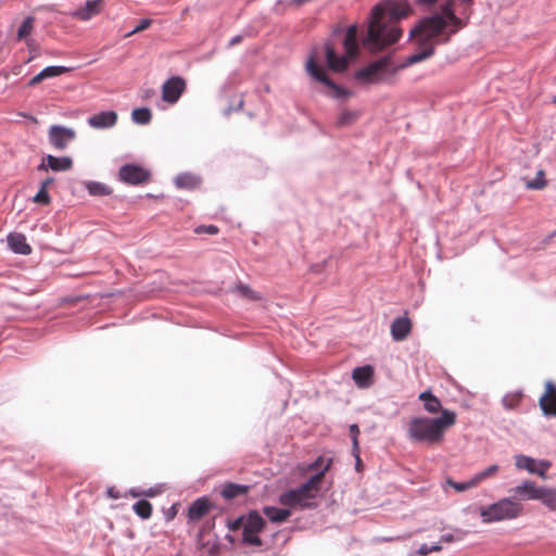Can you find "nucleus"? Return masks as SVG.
I'll list each match as a JSON object with an SVG mask.
<instances>
[{"mask_svg":"<svg viewBox=\"0 0 556 556\" xmlns=\"http://www.w3.org/2000/svg\"><path fill=\"white\" fill-rule=\"evenodd\" d=\"M331 462L328 460L324 470L311 477L305 483L296 489H291L280 494L279 503L289 507H309V501L318 495L325 473L329 470Z\"/></svg>","mask_w":556,"mask_h":556,"instance_id":"20e7f679","label":"nucleus"},{"mask_svg":"<svg viewBox=\"0 0 556 556\" xmlns=\"http://www.w3.org/2000/svg\"><path fill=\"white\" fill-rule=\"evenodd\" d=\"M175 514H176V511H175V510H174V511H170V514H168V519L174 518Z\"/></svg>","mask_w":556,"mask_h":556,"instance_id":"603ef678","label":"nucleus"},{"mask_svg":"<svg viewBox=\"0 0 556 556\" xmlns=\"http://www.w3.org/2000/svg\"><path fill=\"white\" fill-rule=\"evenodd\" d=\"M108 495L110 497H112V498H115V500L119 497V493H118V491L115 488H110L108 490Z\"/></svg>","mask_w":556,"mask_h":556,"instance_id":"49530a36","label":"nucleus"},{"mask_svg":"<svg viewBox=\"0 0 556 556\" xmlns=\"http://www.w3.org/2000/svg\"><path fill=\"white\" fill-rule=\"evenodd\" d=\"M73 167V161L68 156L56 157L47 155L43 162L38 166L39 170H48L49 168L54 172H65Z\"/></svg>","mask_w":556,"mask_h":556,"instance_id":"f3484780","label":"nucleus"},{"mask_svg":"<svg viewBox=\"0 0 556 556\" xmlns=\"http://www.w3.org/2000/svg\"><path fill=\"white\" fill-rule=\"evenodd\" d=\"M68 71L70 68L64 66H48L29 80V86H35L41 83L43 79L62 75Z\"/></svg>","mask_w":556,"mask_h":556,"instance_id":"4be33fe9","label":"nucleus"},{"mask_svg":"<svg viewBox=\"0 0 556 556\" xmlns=\"http://www.w3.org/2000/svg\"><path fill=\"white\" fill-rule=\"evenodd\" d=\"M452 0H447L441 11L424 16L410 29L409 37L418 50L403 63H394L392 56H382L356 72L355 78L366 85L392 83L402 70L431 58L439 45H447L452 37L466 25V21L454 15Z\"/></svg>","mask_w":556,"mask_h":556,"instance_id":"f257e3e1","label":"nucleus"},{"mask_svg":"<svg viewBox=\"0 0 556 556\" xmlns=\"http://www.w3.org/2000/svg\"><path fill=\"white\" fill-rule=\"evenodd\" d=\"M265 527V520L261 517L257 511H252L249 514L244 525H243V542L253 545L261 546L262 540L258 538V533Z\"/></svg>","mask_w":556,"mask_h":556,"instance_id":"6e6552de","label":"nucleus"},{"mask_svg":"<svg viewBox=\"0 0 556 556\" xmlns=\"http://www.w3.org/2000/svg\"><path fill=\"white\" fill-rule=\"evenodd\" d=\"M87 123L94 129H106L117 123V113L115 111H103L88 117Z\"/></svg>","mask_w":556,"mask_h":556,"instance_id":"4468645a","label":"nucleus"},{"mask_svg":"<svg viewBox=\"0 0 556 556\" xmlns=\"http://www.w3.org/2000/svg\"><path fill=\"white\" fill-rule=\"evenodd\" d=\"M249 486L228 482L223 485L222 496L226 500H232L249 492Z\"/></svg>","mask_w":556,"mask_h":556,"instance_id":"b1692460","label":"nucleus"},{"mask_svg":"<svg viewBox=\"0 0 556 556\" xmlns=\"http://www.w3.org/2000/svg\"><path fill=\"white\" fill-rule=\"evenodd\" d=\"M134 511L142 519H149L152 515V505L147 500H140L134 504Z\"/></svg>","mask_w":556,"mask_h":556,"instance_id":"c85d7f7f","label":"nucleus"},{"mask_svg":"<svg viewBox=\"0 0 556 556\" xmlns=\"http://www.w3.org/2000/svg\"><path fill=\"white\" fill-rule=\"evenodd\" d=\"M241 41V36H236L231 39L230 41V45L233 46V45H237Z\"/></svg>","mask_w":556,"mask_h":556,"instance_id":"09e8293b","label":"nucleus"},{"mask_svg":"<svg viewBox=\"0 0 556 556\" xmlns=\"http://www.w3.org/2000/svg\"><path fill=\"white\" fill-rule=\"evenodd\" d=\"M539 501H541L547 508L556 510V489L542 486Z\"/></svg>","mask_w":556,"mask_h":556,"instance_id":"a878e982","label":"nucleus"},{"mask_svg":"<svg viewBox=\"0 0 556 556\" xmlns=\"http://www.w3.org/2000/svg\"><path fill=\"white\" fill-rule=\"evenodd\" d=\"M356 462H357V467H361V460L358 462V460L356 459Z\"/></svg>","mask_w":556,"mask_h":556,"instance_id":"5fc2aeb1","label":"nucleus"},{"mask_svg":"<svg viewBox=\"0 0 556 556\" xmlns=\"http://www.w3.org/2000/svg\"><path fill=\"white\" fill-rule=\"evenodd\" d=\"M413 12L407 0H387L375 5L363 46L376 53L397 42L402 36L399 22L412 15Z\"/></svg>","mask_w":556,"mask_h":556,"instance_id":"f03ea898","label":"nucleus"},{"mask_svg":"<svg viewBox=\"0 0 556 556\" xmlns=\"http://www.w3.org/2000/svg\"><path fill=\"white\" fill-rule=\"evenodd\" d=\"M545 172L543 169H540L538 173H536V177L535 179L533 180H530L527 182V188L528 189H534V190H540V189H543L545 188L546 186V180H545Z\"/></svg>","mask_w":556,"mask_h":556,"instance_id":"f704fd0d","label":"nucleus"},{"mask_svg":"<svg viewBox=\"0 0 556 556\" xmlns=\"http://www.w3.org/2000/svg\"><path fill=\"white\" fill-rule=\"evenodd\" d=\"M306 70L308 74L316 80L323 83L329 88V96L336 99L348 97L349 92L342 89L328 78L323 66L317 63L315 55H311L306 62Z\"/></svg>","mask_w":556,"mask_h":556,"instance_id":"0eeeda50","label":"nucleus"},{"mask_svg":"<svg viewBox=\"0 0 556 556\" xmlns=\"http://www.w3.org/2000/svg\"><path fill=\"white\" fill-rule=\"evenodd\" d=\"M52 182H53V179H52V178H48V179H46V180H43V181L41 182L40 188H43L45 190H47V191H48V187H49Z\"/></svg>","mask_w":556,"mask_h":556,"instance_id":"de8ad7c7","label":"nucleus"},{"mask_svg":"<svg viewBox=\"0 0 556 556\" xmlns=\"http://www.w3.org/2000/svg\"><path fill=\"white\" fill-rule=\"evenodd\" d=\"M462 539V535H459L458 538H455L453 534H444L441 536L440 539V542L442 543H452L456 540H460Z\"/></svg>","mask_w":556,"mask_h":556,"instance_id":"c03bdc74","label":"nucleus"},{"mask_svg":"<svg viewBox=\"0 0 556 556\" xmlns=\"http://www.w3.org/2000/svg\"><path fill=\"white\" fill-rule=\"evenodd\" d=\"M131 495H132L134 497H138V496H140L141 494H140V493H137V492H135V491H131Z\"/></svg>","mask_w":556,"mask_h":556,"instance_id":"3c124183","label":"nucleus"},{"mask_svg":"<svg viewBox=\"0 0 556 556\" xmlns=\"http://www.w3.org/2000/svg\"><path fill=\"white\" fill-rule=\"evenodd\" d=\"M76 137L75 130L64 126L53 125L49 128V141L58 150H64Z\"/></svg>","mask_w":556,"mask_h":556,"instance_id":"f8f14e48","label":"nucleus"},{"mask_svg":"<svg viewBox=\"0 0 556 556\" xmlns=\"http://www.w3.org/2000/svg\"><path fill=\"white\" fill-rule=\"evenodd\" d=\"M359 428L357 425L350 426V435L352 438V451L355 458L359 462V444H358Z\"/></svg>","mask_w":556,"mask_h":556,"instance_id":"72a5a7b5","label":"nucleus"},{"mask_svg":"<svg viewBox=\"0 0 556 556\" xmlns=\"http://www.w3.org/2000/svg\"><path fill=\"white\" fill-rule=\"evenodd\" d=\"M151 24H152V20H150V18L141 20L140 23L130 33H128L126 35V37H130L137 33L148 29L151 26Z\"/></svg>","mask_w":556,"mask_h":556,"instance_id":"58836bf2","label":"nucleus"},{"mask_svg":"<svg viewBox=\"0 0 556 556\" xmlns=\"http://www.w3.org/2000/svg\"><path fill=\"white\" fill-rule=\"evenodd\" d=\"M219 229L214 225L208 226H199L195 228V233H208V235H216L218 233Z\"/></svg>","mask_w":556,"mask_h":556,"instance_id":"a19ab883","label":"nucleus"},{"mask_svg":"<svg viewBox=\"0 0 556 556\" xmlns=\"http://www.w3.org/2000/svg\"><path fill=\"white\" fill-rule=\"evenodd\" d=\"M264 514L273 522H282L290 517L291 511L289 509L268 506L264 508Z\"/></svg>","mask_w":556,"mask_h":556,"instance_id":"393cba45","label":"nucleus"},{"mask_svg":"<svg viewBox=\"0 0 556 556\" xmlns=\"http://www.w3.org/2000/svg\"><path fill=\"white\" fill-rule=\"evenodd\" d=\"M33 201L38 204L48 205L51 202V198L47 190L40 188Z\"/></svg>","mask_w":556,"mask_h":556,"instance_id":"4c0bfd02","label":"nucleus"},{"mask_svg":"<svg viewBox=\"0 0 556 556\" xmlns=\"http://www.w3.org/2000/svg\"><path fill=\"white\" fill-rule=\"evenodd\" d=\"M86 188L91 195H109L112 193V189L109 186L97 181L87 182Z\"/></svg>","mask_w":556,"mask_h":556,"instance_id":"c756f323","label":"nucleus"},{"mask_svg":"<svg viewBox=\"0 0 556 556\" xmlns=\"http://www.w3.org/2000/svg\"><path fill=\"white\" fill-rule=\"evenodd\" d=\"M544 387L545 391L539 400L540 407L545 416L556 417V386L546 381Z\"/></svg>","mask_w":556,"mask_h":556,"instance_id":"ddd939ff","label":"nucleus"},{"mask_svg":"<svg viewBox=\"0 0 556 556\" xmlns=\"http://www.w3.org/2000/svg\"><path fill=\"white\" fill-rule=\"evenodd\" d=\"M132 121L137 124H148L152 118V113L147 108L135 109L131 113Z\"/></svg>","mask_w":556,"mask_h":556,"instance_id":"2f4dec72","label":"nucleus"},{"mask_svg":"<svg viewBox=\"0 0 556 556\" xmlns=\"http://www.w3.org/2000/svg\"><path fill=\"white\" fill-rule=\"evenodd\" d=\"M412 329V320L407 316H402L392 321L390 330L394 341H403L409 336Z\"/></svg>","mask_w":556,"mask_h":556,"instance_id":"a211bd4d","label":"nucleus"},{"mask_svg":"<svg viewBox=\"0 0 556 556\" xmlns=\"http://www.w3.org/2000/svg\"><path fill=\"white\" fill-rule=\"evenodd\" d=\"M328 460H330L332 463L331 458H325L323 456H319L314 463H312L308 466V469L309 470H319L320 469V471H321V470H324Z\"/></svg>","mask_w":556,"mask_h":556,"instance_id":"ea45409f","label":"nucleus"},{"mask_svg":"<svg viewBox=\"0 0 556 556\" xmlns=\"http://www.w3.org/2000/svg\"><path fill=\"white\" fill-rule=\"evenodd\" d=\"M515 466L518 469L527 470L530 473H535L546 479V471L551 468L552 464L548 460L538 462L532 457L520 454L515 456Z\"/></svg>","mask_w":556,"mask_h":556,"instance_id":"9d476101","label":"nucleus"},{"mask_svg":"<svg viewBox=\"0 0 556 556\" xmlns=\"http://www.w3.org/2000/svg\"><path fill=\"white\" fill-rule=\"evenodd\" d=\"M419 555L421 556H427L428 554L431 553V549H430V546H428L427 544H422L418 551Z\"/></svg>","mask_w":556,"mask_h":556,"instance_id":"a18cd8bd","label":"nucleus"},{"mask_svg":"<svg viewBox=\"0 0 556 556\" xmlns=\"http://www.w3.org/2000/svg\"><path fill=\"white\" fill-rule=\"evenodd\" d=\"M35 27V17L27 16L17 30V39L26 40L27 37L33 33Z\"/></svg>","mask_w":556,"mask_h":556,"instance_id":"cd10ccee","label":"nucleus"},{"mask_svg":"<svg viewBox=\"0 0 556 556\" xmlns=\"http://www.w3.org/2000/svg\"><path fill=\"white\" fill-rule=\"evenodd\" d=\"M357 26L351 25L343 40V47L345 50V55L339 56L334 49L330 46H326V59L328 66L336 72L344 71L350 60L355 59L358 54V43H357Z\"/></svg>","mask_w":556,"mask_h":556,"instance_id":"39448f33","label":"nucleus"},{"mask_svg":"<svg viewBox=\"0 0 556 556\" xmlns=\"http://www.w3.org/2000/svg\"><path fill=\"white\" fill-rule=\"evenodd\" d=\"M446 483L457 492H464L478 485L475 476L466 482H455L452 479H447Z\"/></svg>","mask_w":556,"mask_h":556,"instance_id":"473e14b6","label":"nucleus"},{"mask_svg":"<svg viewBox=\"0 0 556 556\" xmlns=\"http://www.w3.org/2000/svg\"><path fill=\"white\" fill-rule=\"evenodd\" d=\"M456 424V414L452 410H442L437 418L414 417L408 422L407 433L410 440L428 445L440 444L445 431Z\"/></svg>","mask_w":556,"mask_h":556,"instance_id":"7ed1b4c3","label":"nucleus"},{"mask_svg":"<svg viewBox=\"0 0 556 556\" xmlns=\"http://www.w3.org/2000/svg\"><path fill=\"white\" fill-rule=\"evenodd\" d=\"M103 7V0H88L84 7L75 12V16L80 21H88L100 13Z\"/></svg>","mask_w":556,"mask_h":556,"instance_id":"6ab92c4d","label":"nucleus"},{"mask_svg":"<svg viewBox=\"0 0 556 556\" xmlns=\"http://www.w3.org/2000/svg\"><path fill=\"white\" fill-rule=\"evenodd\" d=\"M431 552H440L442 549V546L440 544H435L433 546H430Z\"/></svg>","mask_w":556,"mask_h":556,"instance_id":"8fccbe9b","label":"nucleus"},{"mask_svg":"<svg viewBox=\"0 0 556 556\" xmlns=\"http://www.w3.org/2000/svg\"><path fill=\"white\" fill-rule=\"evenodd\" d=\"M238 291L240 292L241 295L247 296L254 301H258L262 299V296L257 292L252 290L249 286L239 285Z\"/></svg>","mask_w":556,"mask_h":556,"instance_id":"e433bc0d","label":"nucleus"},{"mask_svg":"<svg viewBox=\"0 0 556 556\" xmlns=\"http://www.w3.org/2000/svg\"><path fill=\"white\" fill-rule=\"evenodd\" d=\"M419 400L424 403V408L430 414L442 413L441 401L431 392L425 391L419 394Z\"/></svg>","mask_w":556,"mask_h":556,"instance_id":"5701e85b","label":"nucleus"},{"mask_svg":"<svg viewBox=\"0 0 556 556\" xmlns=\"http://www.w3.org/2000/svg\"><path fill=\"white\" fill-rule=\"evenodd\" d=\"M144 494L148 495V496H153L154 495V493L152 491L146 492Z\"/></svg>","mask_w":556,"mask_h":556,"instance_id":"864d4df0","label":"nucleus"},{"mask_svg":"<svg viewBox=\"0 0 556 556\" xmlns=\"http://www.w3.org/2000/svg\"><path fill=\"white\" fill-rule=\"evenodd\" d=\"M358 117H359V114L355 111H343L338 116L336 124L339 127L350 126V125L354 124Z\"/></svg>","mask_w":556,"mask_h":556,"instance_id":"7c9ffc66","label":"nucleus"},{"mask_svg":"<svg viewBox=\"0 0 556 556\" xmlns=\"http://www.w3.org/2000/svg\"><path fill=\"white\" fill-rule=\"evenodd\" d=\"M8 244L10 249L15 253L22 255H28L31 253V248L26 242V237L23 233H10L8 236Z\"/></svg>","mask_w":556,"mask_h":556,"instance_id":"aec40b11","label":"nucleus"},{"mask_svg":"<svg viewBox=\"0 0 556 556\" xmlns=\"http://www.w3.org/2000/svg\"><path fill=\"white\" fill-rule=\"evenodd\" d=\"M187 88L186 80L180 76H174L167 79L162 87L163 101L174 104L176 103Z\"/></svg>","mask_w":556,"mask_h":556,"instance_id":"9b49d317","label":"nucleus"},{"mask_svg":"<svg viewBox=\"0 0 556 556\" xmlns=\"http://www.w3.org/2000/svg\"><path fill=\"white\" fill-rule=\"evenodd\" d=\"M519 400V395H507L504 397L503 402L506 407L514 408L518 404Z\"/></svg>","mask_w":556,"mask_h":556,"instance_id":"79ce46f5","label":"nucleus"},{"mask_svg":"<svg viewBox=\"0 0 556 556\" xmlns=\"http://www.w3.org/2000/svg\"><path fill=\"white\" fill-rule=\"evenodd\" d=\"M244 522H245V521H244V520H243V518L241 517V518H238V519H236L235 521L230 522V523L228 525V527H229V529H230L231 531H237V530H239L240 528H243Z\"/></svg>","mask_w":556,"mask_h":556,"instance_id":"37998d69","label":"nucleus"},{"mask_svg":"<svg viewBox=\"0 0 556 556\" xmlns=\"http://www.w3.org/2000/svg\"><path fill=\"white\" fill-rule=\"evenodd\" d=\"M542 486L535 482L526 480L520 485L513 489L516 498L520 501L539 500Z\"/></svg>","mask_w":556,"mask_h":556,"instance_id":"dca6fc26","label":"nucleus"},{"mask_svg":"<svg viewBox=\"0 0 556 556\" xmlns=\"http://www.w3.org/2000/svg\"><path fill=\"white\" fill-rule=\"evenodd\" d=\"M212 507V503L206 497H200L195 500L188 508V522H197L201 520L210 513Z\"/></svg>","mask_w":556,"mask_h":556,"instance_id":"2eb2a0df","label":"nucleus"},{"mask_svg":"<svg viewBox=\"0 0 556 556\" xmlns=\"http://www.w3.org/2000/svg\"><path fill=\"white\" fill-rule=\"evenodd\" d=\"M176 185L178 188L194 189L199 186L200 179L189 174H182L177 176Z\"/></svg>","mask_w":556,"mask_h":556,"instance_id":"bb28decb","label":"nucleus"},{"mask_svg":"<svg viewBox=\"0 0 556 556\" xmlns=\"http://www.w3.org/2000/svg\"><path fill=\"white\" fill-rule=\"evenodd\" d=\"M119 179L128 185H141L150 180L151 174L140 165L126 164L119 168Z\"/></svg>","mask_w":556,"mask_h":556,"instance_id":"1a4fd4ad","label":"nucleus"},{"mask_svg":"<svg viewBox=\"0 0 556 556\" xmlns=\"http://www.w3.org/2000/svg\"><path fill=\"white\" fill-rule=\"evenodd\" d=\"M521 513V504L511 498H502L494 504L480 508V516L485 523L514 519L519 517Z\"/></svg>","mask_w":556,"mask_h":556,"instance_id":"423d86ee","label":"nucleus"},{"mask_svg":"<svg viewBox=\"0 0 556 556\" xmlns=\"http://www.w3.org/2000/svg\"><path fill=\"white\" fill-rule=\"evenodd\" d=\"M497 471H498V466L497 465L489 466L484 470H482V471L478 472L477 475H475L477 483L479 484L483 480L494 477L497 473Z\"/></svg>","mask_w":556,"mask_h":556,"instance_id":"c9c22d12","label":"nucleus"},{"mask_svg":"<svg viewBox=\"0 0 556 556\" xmlns=\"http://www.w3.org/2000/svg\"><path fill=\"white\" fill-rule=\"evenodd\" d=\"M372 376L374 369L371 366L368 365L363 367H356L352 372V377L355 383L361 388L369 387L371 383Z\"/></svg>","mask_w":556,"mask_h":556,"instance_id":"412c9836","label":"nucleus"}]
</instances>
